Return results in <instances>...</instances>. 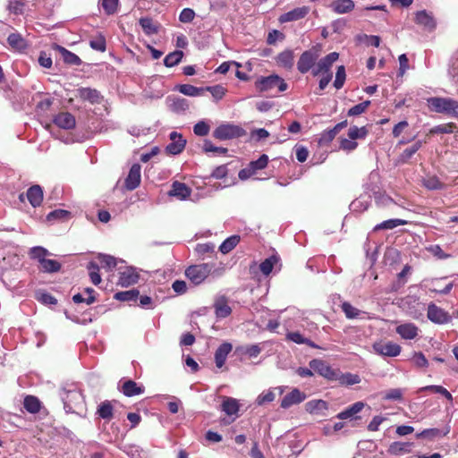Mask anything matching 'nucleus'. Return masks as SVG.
Masks as SVG:
<instances>
[{
	"label": "nucleus",
	"instance_id": "1",
	"mask_svg": "<svg viewBox=\"0 0 458 458\" xmlns=\"http://www.w3.org/2000/svg\"><path fill=\"white\" fill-rule=\"evenodd\" d=\"M428 106L435 113L445 114L458 118V102L453 98H428Z\"/></svg>",
	"mask_w": 458,
	"mask_h": 458
},
{
	"label": "nucleus",
	"instance_id": "2",
	"mask_svg": "<svg viewBox=\"0 0 458 458\" xmlns=\"http://www.w3.org/2000/svg\"><path fill=\"white\" fill-rule=\"evenodd\" d=\"M246 132L242 127L230 123H222L215 129L213 137L219 140H228L245 136Z\"/></svg>",
	"mask_w": 458,
	"mask_h": 458
},
{
	"label": "nucleus",
	"instance_id": "3",
	"mask_svg": "<svg viewBox=\"0 0 458 458\" xmlns=\"http://www.w3.org/2000/svg\"><path fill=\"white\" fill-rule=\"evenodd\" d=\"M255 87L260 92L271 90L278 88L279 92H284L288 89V84L284 82V79L276 74H271L267 77H261L255 82Z\"/></svg>",
	"mask_w": 458,
	"mask_h": 458
},
{
	"label": "nucleus",
	"instance_id": "4",
	"mask_svg": "<svg viewBox=\"0 0 458 458\" xmlns=\"http://www.w3.org/2000/svg\"><path fill=\"white\" fill-rule=\"evenodd\" d=\"M309 367L320 377L329 381L336 380L338 369H333L324 360L314 359L309 361Z\"/></svg>",
	"mask_w": 458,
	"mask_h": 458
},
{
	"label": "nucleus",
	"instance_id": "5",
	"mask_svg": "<svg viewBox=\"0 0 458 458\" xmlns=\"http://www.w3.org/2000/svg\"><path fill=\"white\" fill-rule=\"evenodd\" d=\"M427 318L437 325L448 324L452 320V316L449 312L437 306L434 302H429L428 305Z\"/></svg>",
	"mask_w": 458,
	"mask_h": 458
},
{
	"label": "nucleus",
	"instance_id": "6",
	"mask_svg": "<svg viewBox=\"0 0 458 458\" xmlns=\"http://www.w3.org/2000/svg\"><path fill=\"white\" fill-rule=\"evenodd\" d=\"M209 273L210 267L208 264L203 263L187 267L185 276L191 283L199 284L203 283V281L208 276Z\"/></svg>",
	"mask_w": 458,
	"mask_h": 458
},
{
	"label": "nucleus",
	"instance_id": "7",
	"mask_svg": "<svg viewBox=\"0 0 458 458\" xmlns=\"http://www.w3.org/2000/svg\"><path fill=\"white\" fill-rule=\"evenodd\" d=\"M372 349H374L375 352L377 355L387 357H396L401 352V346L397 344L393 343L392 341L376 342L374 345H372Z\"/></svg>",
	"mask_w": 458,
	"mask_h": 458
},
{
	"label": "nucleus",
	"instance_id": "8",
	"mask_svg": "<svg viewBox=\"0 0 458 458\" xmlns=\"http://www.w3.org/2000/svg\"><path fill=\"white\" fill-rule=\"evenodd\" d=\"M338 59V54L336 52H331L326 55L324 58L319 59L318 64L312 69V75L318 76V74H328L330 72L331 66L334 65L335 62Z\"/></svg>",
	"mask_w": 458,
	"mask_h": 458
},
{
	"label": "nucleus",
	"instance_id": "9",
	"mask_svg": "<svg viewBox=\"0 0 458 458\" xmlns=\"http://www.w3.org/2000/svg\"><path fill=\"white\" fill-rule=\"evenodd\" d=\"M318 58V54L317 52L306 50L301 55L299 61H297V70L301 74L307 73L310 69H313Z\"/></svg>",
	"mask_w": 458,
	"mask_h": 458
},
{
	"label": "nucleus",
	"instance_id": "10",
	"mask_svg": "<svg viewBox=\"0 0 458 458\" xmlns=\"http://www.w3.org/2000/svg\"><path fill=\"white\" fill-rule=\"evenodd\" d=\"M414 21L419 26H422L428 31H434L436 28V21L431 13L426 10L417 11L415 13Z\"/></svg>",
	"mask_w": 458,
	"mask_h": 458
},
{
	"label": "nucleus",
	"instance_id": "11",
	"mask_svg": "<svg viewBox=\"0 0 458 458\" xmlns=\"http://www.w3.org/2000/svg\"><path fill=\"white\" fill-rule=\"evenodd\" d=\"M140 184V165L134 164L131 165L127 178L124 180V187L129 191H134Z\"/></svg>",
	"mask_w": 458,
	"mask_h": 458
},
{
	"label": "nucleus",
	"instance_id": "12",
	"mask_svg": "<svg viewBox=\"0 0 458 458\" xmlns=\"http://www.w3.org/2000/svg\"><path fill=\"white\" fill-rule=\"evenodd\" d=\"M310 9L307 5L296 7L293 10L284 13L280 15L278 18V21L280 23L289 22V21H297L307 16Z\"/></svg>",
	"mask_w": 458,
	"mask_h": 458
},
{
	"label": "nucleus",
	"instance_id": "13",
	"mask_svg": "<svg viewBox=\"0 0 458 458\" xmlns=\"http://www.w3.org/2000/svg\"><path fill=\"white\" fill-rule=\"evenodd\" d=\"M55 126L64 130H72L76 127V118L72 113L62 112L54 117Z\"/></svg>",
	"mask_w": 458,
	"mask_h": 458
},
{
	"label": "nucleus",
	"instance_id": "14",
	"mask_svg": "<svg viewBox=\"0 0 458 458\" xmlns=\"http://www.w3.org/2000/svg\"><path fill=\"white\" fill-rule=\"evenodd\" d=\"M77 97L90 104H100L102 100V96L99 91L93 88H79L77 89Z\"/></svg>",
	"mask_w": 458,
	"mask_h": 458
},
{
	"label": "nucleus",
	"instance_id": "15",
	"mask_svg": "<svg viewBox=\"0 0 458 458\" xmlns=\"http://www.w3.org/2000/svg\"><path fill=\"white\" fill-rule=\"evenodd\" d=\"M120 392L127 397H133L144 394L145 387L132 379H128L120 386Z\"/></svg>",
	"mask_w": 458,
	"mask_h": 458
},
{
	"label": "nucleus",
	"instance_id": "16",
	"mask_svg": "<svg viewBox=\"0 0 458 458\" xmlns=\"http://www.w3.org/2000/svg\"><path fill=\"white\" fill-rule=\"evenodd\" d=\"M396 333L400 335L403 340H414L418 334L420 333V327H417L414 323H404L397 326Z\"/></svg>",
	"mask_w": 458,
	"mask_h": 458
},
{
	"label": "nucleus",
	"instance_id": "17",
	"mask_svg": "<svg viewBox=\"0 0 458 458\" xmlns=\"http://www.w3.org/2000/svg\"><path fill=\"white\" fill-rule=\"evenodd\" d=\"M306 399V394L301 393L300 389L294 388L286 395L284 396L280 407L283 409H289L292 405L301 403Z\"/></svg>",
	"mask_w": 458,
	"mask_h": 458
},
{
	"label": "nucleus",
	"instance_id": "18",
	"mask_svg": "<svg viewBox=\"0 0 458 458\" xmlns=\"http://www.w3.org/2000/svg\"><path fill=\"white\" fill-rule=\"evenodd\" d=\"M168 195L176 197L180 200H185L191 195V189L184 182L174 181L173 184H171V190Z\"/></svg>",
	"mask_w": 458,
	"mask_h": 458
},
{
	"label": "nucleus",
	"instance_id": "19",
	"mask_svg": "<svg viewBox=\"0 0 458 458\" xmlns=\"http://www.w3.org/2000/svg\"><path fill=\"white\" fill-rule=\"evenodd\" d=\"M171 142L166 147V152L171 155H177L182 152L186 140L177 132L170 133Z\"/></svg>",
	"mask_w": 458,
	"mask_h": 458
},
{
	"label": "nucleus",
	"instance_id": "20",
	"mask_svg": "<svg viewBox=\"0 0 458 458\" xmlns=\"http://www.w3.org/2000/svg\"><path fill=\"white\" fill-rule=\"evenodd\" d=\"M139 274L131 267H127L119 273L118 284L122 287H129L139 282Z\"/></svg>",
	"mask_w": 458,
	"mask_h": 458
},
{
	"label": "nucleus",
	"instance_id": "21",
	"mask_svg": "<svg viewBox=\"0 0 458 458\" xmlns=\"http://www.w3.org/2000/svg\"><path fill=\"white\" fill-rule=\"evenodd\" d=\"M26 198L33 208L38 207L43 201L42 187L38 184H33L27 190Z\"/></svg>",
	"mask_w": 458,
	"mask_h": 458
},
{
	"label": "nucleus",
	"instance_id": "22",
	"mask_svg": "<svg viewBox=\"0 0 458 458\" xmlns=\"http://www.w3.org/2000/svg\"><path fill=\"white\" fill-rule=\"evenodd\" d=\"M214 308L216 317L218 318H225L232 313V308L228 305V301L225 296L216 299L214 303Z\"/></svg>",
	"mask_w": 458,
	"mask_h": 458
},
{
	"label": "nucleus",
	"instance_id": "23",
	"mask_svg": "<svg viewBox=\"0 0 458 458\" xmlns=\"http://www.w3.org/2000/svg\"><path fill=\"white\" fill-rule=\"evenodd\" d=\"M233 350V345L229 343H224L219 345L215 352V362L216 368L221 369L225 364L229 352Z\"/></svg>",
	"mask_w": 458,
	"mask_h": 458
},
{
	"label": "nucleus",
	"instance_id": "24",
	"mask_svg": "<svg viewBox=\"0 0 458 458\" xmlns=\"http://www.w3.org/2000/svg\"><path fill=\"white\" fill-rule=\"evenodd\" d=\"M363 402H356L351 404L348 408H346L342 412L337 413L336 418L341 420H346L348 418H354V420L359 419L357 416L358 412L361 411L364 409Z\"/></svg>",
	"mask_w": 458,
	"mask_h": 458
},
{
	"label": "nucleus",
	"instance_id": "25",
	"mask_svg": "<svg viewBox=\"0 0 458 458\" xmlns=\"http://www.w3.org/2000/svg\"><path fill=\"white\" fill-rule=\"evenodd\" d=\"M330 8L337 14L347 13L354 9V2L352 0H335L331 2Z\"/></svg>",
	"mask_w": 458,
	"mask_h": 458
},
{
	"label": "nucleus",
	"instance_id": "26",
	"mask_svg": "<svg viewBox=\"0 0 458 458\" xmlns=\"http://www.w3.org/2000/svg\"><path fill=\"white\" fill-rule=\"evenodd\" d=\"M276 60L277 65L284 67L285 70H291L294 65V54L292 50H284L277 55Z\"/></svg>",
	"mask_w": 458,
	"mask_h": 458
},
{
	"label": "nucleus",
	"instance_id": "27",
	"mask_svg": "<svg viewBox=\"0 0 458 458\" xmlns=\"http://www.w3.org/2000/svg\"><path fill=\"white\" fill-rule=\"evenodd\" d=\"M55 49L59 51L62 59H64V63L68 65H80L81 64V59L79 58L78 55L72 53L71 51L65 49L60 45H55Z\"/></svg>",
	"mask_w": 458,
	"mask_h": 458
},
{
	"label": "nucleus",
	"instance_id": "28",
	"mask_svg": "<svg viewBox=\"0 0 458 458\" xmlns=\"http://www.w3.org/2000/svg\"><path fill=\"white\" fill-rule=\"evenodd\" d=\"M285 340L292 341L296 344H306L311 348L318 349V345L315 344L313 341L309 340L308 338L301 335V334L298 331H292L285 335Z\"/></svg>",
	"mask_w": 458,
	"mask_h": 458
},
{
	"label": "nucleus",
	"instance_id": "29",
	"mask_svg": "<svg viewBox=\"0 0 458 458\" xmlns=\"http://www.w3.org/2000/svg\"><path fill=\"white\" fill-rule=\"evenodd\" d=\"M24 409L27 412L36 414L42 409V403L34 395H26L23 402Z\"/></svg>",
	"mask_w": 458,
	"mask_h": 458
},
{
	"label": "nucleus",
	"instance_id": "30",
	"mask_svg": "<svg viewBox=\"0 0 458 458\" xmlns=\"http://www.w3.org/2000/svg\"><path fill=\"white\" fill-rule=\"evenodd\" d=\"M96 413L98 414L99 418L110 421L114 417V407L112 402L106 400L100 403L98 408H97Z\"/></svg>",
	"mask_w": 458,
	"mask_h": 458
},
{
	"label": "nucleus",
	"instance_id": "31",
	"mask_svg": "<svg viewBox=\"0 0 458 458\" xmlns=\"http://www.w3.org/2000/svg\"><path fill=\"white\" fill-rule=\"evenodd\" d=\"M427 143V140H417L411 147L406 148L403 153L400 155V161L403 163H407L411 159L412 156L415 155L417 151L420 149L423 144Z\"/></svg>",
	"mask_w": 458,
	"mask_h": 458
},
{
	"label": "nucleus",
	"instance_id": "32",
	"mask_svg": "<svg viewBox=\"0 0 458 458\" xmlns=\"http://www.w3.org/2000/svg\"><path fill=\"white\" fill-rule=\"evenodd\" d=\"M221 410L228 416L237 414L239 411V403L237 399L224 397V403L221 404Z\"/></svg>",
	"mask_w": 458,
	"mask_h": 458
},
{
	"label": "nucleus",
	"instance_id": "33",
	"mask_svg": "<svg viewBox=\"0 0 458 458\" xmlns=\"http://www.w3.org/2000/svg\"><path fill=\"white\" fill-rule=\"evenodd\" d=\"M140 25L142 31L148 36L157 34L158 32V24L149 17H142L140 20Z\"/></svg>",
	"mask_w": 458,
	"mask_h": 458
},
{
	"label": "nucleus",
	"instance_id": "34",
	"mask_svg": "<svg viewBox=\"0 0 458 458\" xmlns=\"http://www.w3.org/2000/svg\"><path fill=\"white\" fill-rule=\"evenodd\" d=\"M455 129H456V125L453 122L442 123V124H439L437 126H435V127L429 129L426 137H429L434 134L453 133L455 131Z\"/></svg>",
	"mask_w": 458,
	"mask_h": 458
},
{
	"label": "nucleus",
	"instance_id": "35",
	"mask_svg": "<svg viewBox=\"0 0 458 458\" xmlns=\"http://www.w3.org/2000/svg\"><path fill=\"white\" fill-rule=\"evenodd\" d=\"M328 409V403L324 400H312L306 403V410L310 413H324Z\"/></svg>",
	"mask_w": 458,
	"mask_h": 458
},
{
	"label": "nucleus",
	"instance_id": "36",
	"mask_svg": "<svg viewBox=\"0 0 458 458\" xmlns=\"http://www.w3.org/2000/svg\"><path fill=\"white\" fill-rule=\"evenodd\" d=\"M407 225V221L401 218H391L387 219L386 221H383L381 224L375 226L374 231H380V230H393L394 228L399 226V225Z\"/></svg>",
	"mask_w": 458,
	"mask_h": 458
},
{
	"label": "nucleus",
	"instance_id": "37",
	"mask_svg": "<svg viewBox=\"0 0 458 458\" xmlns=\"http://www.w3.org/2000/svg\"><path fill=\"white\" fill-rule=\"evenodd\" d=\"M412 444L410 442H393L388 447V452L394 455H401L411 452Z\"/></svg>",
	"mask_w": 458,
	"mask_h": 458
},
{
	"label": "nucleus",
	"instance_id": "38",
	"mask_svg": "<svg viewBox=\"0 0 458 458\" xmlns=\"http://www.w3.org/2000/svg\"><path fill=\"white\" fill-rule=\"evenodd\" d=\"M140 297L139 290L132 289L125 292H117L114 299L119 301H137Z\"/></svg>",
	"mask_w": 458,
	"mask_h": 458
},
{
	"label": "nucleus",
	"instance_id": "39",
	"mask_svg": "<svg viewBox=\"0 0 458 458\" xmlns=\"http://www.w3.org/2000/svg\"><path fill=\"white\" fill-rule=\"evenodd\" d=\"M422 185L428 191H439L445 188L444 182H440L436 175L428 176L422 181Z\"/></svg>",
	"mask_w": 458,
	"mask_h": 458
},
{
	"label": "nucleus",
	"instance_id": "40",
	"mask_svg": "<svg viewBox=\"0 0 458 458\" xmlns=\"http://www.w3.org/2000/svg\"><path fill=\"white\" fill-rule=\"evenodd\" d=\"M240 242V237L239 235H232L231 237H228L227 239L223 242L219 247V250L222 253H229L237 246Z\"/></svg>",
	"mask_w": 458,
	"mask_h": 458
},
{
	"label": "nucleus",
	"instance_id": "41",
	"mask_svg": "<svg viewBox=\"0 0 458 458\" xmlns=\"http://www.w3.org/2000/svg\"><path fill=\"white\" fill-rule=\"evenodd\" d=\"M278 261L279 258L277 255H272L267 258L260 263L259 267L261 273L264 274L265 276H268L272 272L274 266H276L278 263Z\"/></svg>",
	"mask_w": 458,
	"mask_h": 458
},
{
	"label": "nucleus",
	"instance_id": "42",
	"mask_svg": "<svg viewBox=\"0 0 458 458\" xmlns=\"http://www.w3.org/2000/svg\"><path fill=\"white\" fill-rule=\"evenodd\" d=\"M8 44L16 50H23L26 47L25 39L19 33H13L8 36Z\"/></svg>",
	"mask_w": 458,
	"mask_h": 458
},
{
	"label": "nucleus",
	"instance_id": "43",
	"mask_svg": "<svg viewBox=\"0 0 458 458\" xmlns=\"http://www.w3.org/2000/svg\"><path fill=\"white\" fill-rule=\"evenodd\" d=\"M180 93L190 97H197L204 94V88H197L191 84H181L179 87Z\"/></svg>",
	"mask_w": 458,
	"mask_h": 458
},
{
	"label": "nucleus",
	"instance_id": "44",
	"mask_svg": "<svg viewBox=\"0 0 458 458\" xmlns=\"http://www.w3.org/2000/svg\"><path fill=\"white\" fill-rule=\"evenodd\" d=\"M335 381L339 382L341 385L352 386L360 383V377L357 374H341L339 371L337 372V378Z\"/></svg>",
	"mask_w": 458,
	"mask_h": 458
},
{
	"label": "nucleus",
	"instance_id": "45",
	"mask_svg": "<svg viewBox=\"0 0 458 458\" xmlns=\"http://www.w3.org/2000/svg\"><path fill=\"white\" fill-rule=\"evenodd\" d=\"M41 265V271L43 273H56L61 269V263L55 260L47 259L39 263Z\"/></svg>",
	"mask_w": 458,
	"mask_h": 458
},
{
	"label": "nucleus",
	"instance_id": "46",
	"mask_svg": "<svg viewBox=\"0 0 458 458\" xmlns=\"http://www.w3.org/2000/svg\"><path fill=\"white\" fill-rule=\"evenodd\" d=\"M88 271H89V276L90 279V282L94 284L95 285H98L101 283V276L99 274V266L94 262L90 261L87 266Z\"/></svg>",
	"mask_w": 458,
	"mask_h": 458
},
{
	"label": "nucleus",
	"instance_id": "47",
	"mask_svg": "<svg viewBox=\"0 0 458 458\" xmlns=\"http://www.w3.org/2000/svg\"><path fill=\"white\" fill-rule=\"evenodd\" d=\"M89 47L91 49L99 52H105L106 50V41L104 35L101 33L89 40Z\"/></svg>",
	"mask_w": 458,
	"mask_h": 458
},
{
	"label": "nucleus",
	"instance_id": "48",
	"mask_svg": "<svg viewBox=\"0 0 458 458\" xmlns=\"http://www.w3.org/2000/svg\"><path fill=\"white\" fill-rule=\"evenodd\" d=\"M182 56L183 54L182 50H174L165 57L164 65L166 67H174L180 64Z\"/></svg>",
	"mask_w": 458,
	"mask_h": 458
},
{
	"label": "nucleus",
	"instance_id": "49",
	"mask_svg": "<svg viewBox=\"0 0 458 458\" xmlns=\"http://www.w3.org/2000/svg\"><path fill=\"white\" fill-rule=\"evenodd\" d=\"M205 91L209 92L211 96H213L215 101H219L220 99L224 98L226 94V89L220 84L205 87L204 92Z\"/></svg>",
	"mask_w": 458,
	"mask_h": 458
},
{
	"label": "nucleus",
	"instance_id": "50",
	"mask_svg": "<svg viewBox=\"0 0 458 458\" xmlns=\"http://www.w3.org/2000/svg\"><path fill=\"white\" fill-rule=\"evenodd\" d=\"M348 137L352 140L364 139L369 134V130L364 127L352 126L349 127Z\"/></svg>",
	"mask_w": 458,
	"mask_h": 458
},
{
	"label": "nucleus",
	"instance_id": "51",
	"mask_svg": "<svg viewBox=\"0 0 458 458\" xmlns=\"http://www.w3.org/2000/svg\"><path fill=\"white\" fill-rule=\"evenodd\" d=\"M71 218V212L66 209H55L47 216L48 221H65Z\"/></svg>",
	"mask_w": 458,
	"mask_h": 458
},
{
	"label": "nucleus",
	"instance_id": "52",
	"mask_svg": "<svg viewBox=\"0 0 458 458\" xmlns=\"http://www.w3.org/2000/svg\"><path fill=\"white\" fill-rule=\"evenodd\" d=\"M341 309L344 314H345L346 318L349 319L357 318L360 314V310L356 309L348 301H344L341 305Z\"/></svg>",
	"mask_w": 458,
	"mask_h": 458
},
{
	"label": "nucleus",
	"instance_id": "53",
	"mask_svg": "<svg viewBox=\"0 0 458 458\" xmlns=\"http://www.w3.org/2000/svg\"><path fill=\"white\" fill-rule=\"evenodd\" d=\"M420 391H432L434 394H437L446 398L449 401H452V394L446 390L445 387L437 385L427 386L425 387L420 388Z\"/></svg>",
	"mask_w": 458,
	"mask_h": 458
},
{
	"label": "nucleus",
	"instance_id": "54",
	"mask_svg": "<svg viewBox=\"0 0 458 458\" xmlns=\"http://www.w3.org/2000/svg\"><path fill=\"white\" fill-rule=\"evenodd\" d=\"M370 101L366 100L364 102H360L356 106L349 108L347 114L348 116H358L366 112V110L369 107Z\"/></svg>",
	"mask_w": 458,
	"mask_h": 458
},
{
	"label": "nucleus",
	"instance_id": "55",
	"mask_svg": "<svg viewBox=\"0 0 458 458\" xmlns=\"http://www.w3.org/2000/svg\"><path fill=\"white\" fill-rule=\"evenodd\" d=\"M97 259H98L99 263H100L101 267H106L107 269H112V268L116 267V265H117L116 259L110 255L100 253L98 255V258H97Z\"/></svg>",
	"mask_w": 458,
	"mask_h": 458
},
{
	"label": "nucleus",
	"instance_id": "56",
	"mask_svg": "<svg viewBox=\"0 0 458 458\" xmlns=\"http://www.w3.org/2000/svg\"><path fill=\"white\" fill-rule=\"evenodd\" d=\"M48 254V250L43 247H33L30 251V259H37L38 264L45 260Z\"/></svg>",
	"mask_w": 458,
	"mask_h": 458
},
{
	"label": "nucleus",
	"instance_id": "57",
	"mask_svg": "<svg viewBox=\"0 0 458 458\" xmlns=\"http://www.w3.org/2000/svg\"><path fill=\"white\" fill-rule=\"evenodd\" d=\"M267 162L268 157L266 154H262L256 161H250L248 166L255 171H259L266 168Z\"/></svg>",
	"mask_w": 458,
	"mask_h": 458
},
{
	"label": "nucleus",
	"instance_id": "58",
	"mask_svg": "<svg viewBox=\"0 0 458 458\" xmlns=\"http://www.w3.org/2000/svg\"><path fill=\"white\" fill-rule=\"evenodd\" d=\"M344 80H346V71L344 70V65H340L336 69L335 79L334 82V86L336 89H342Z\"/></svg>",
	"mask_w": 458,
	"mask_h": 458
},
{
	"label": "nucleus",
	"instance_id": "59",
	"mask_svg": "<svg viewBox=\"0 0 458 458\" xmlns=\"http://www.w3.org/2000/svg\"><path fill=\"white\" fill-rule=\"evenodd\" d=\"M101 6L107 15H112L117 12L118 0H102Z\"/></svg>",
	"mask_w": 458,
	"mask_h": 458
},
{
	"label": "nucleus",
	"instance_id": "60",
	"mask_svg": "<svg viewBox=\"0 0 458 458\" xmlns=\"http://www.w3.org/2000/svg\"><path fill=\"white\" fill-rule=\"evenodd\" d=\"M204 152H214L219 155H225L227 148L224 147H215L210 140H205L203 145Z\"/></svg>",
	"mask_w": 458,
	"mask_h": 458
},
{
	"label": "nucleus",
	"instance_id": "61",
	"mask_svg": "<svg viewBox=\"0 0 458 458\" xmlns=\"http://www.w3.org/2000/svg\"><path fill=\"white\" fill-rule=\"evenodd\" d=\"M240 352H242L245 355H249L250 358H255L261 352V349L259 345H248L245 347H242L238 349Z\"/></svg>",
	"mask_w": 458,
	"mask_h": 458
},
{
	"label": "nucleus",
	"instance_id": "62",
	"mask_svg": "<svg viewBox=\"0 0 458 458\" xmlns=\"http://www.w3.org/2000/svg\"><path fill=\"white\" fill-rule=\"evenodd\" d=\"M193 133L197 136L204 137L209 133V125L206 122H199L193 126Z\"/></svg>",
	"mask_w": 458,
	"mask_h": 458
},
{
	"label": "nucleus",
	"instance_id": "63",
	"mask_svg": "<svg viewBox=\"0 0 458 458\" xmlns=\"http://www.w3.org/2000/svg\"><path fill=\"white\" fill-rule=\"evenodd\" d=\"M196 16V13L191 8H185L181 11L179 20L182 22L187 23L191 22L194 17Z\"/></svg>",
	"mask_w": 458,
	"mask_h": 458
},
{
	"label": "nucleus",
	"instance_id": "64",
	"mask_svg": "<svg viewBox=\"0 0 458 458\" xmlns=\"http://www.w3.org/2000/svg\"><path fill=\"white\" fill-rule=\"evenodd\" d=\"M413 362L416 367L427 368L428 365L426 356L421 352H417L413 355Z\"/></svg>",
	"mask_w": 458,
	"mask_h": 458
}]
</instances>
